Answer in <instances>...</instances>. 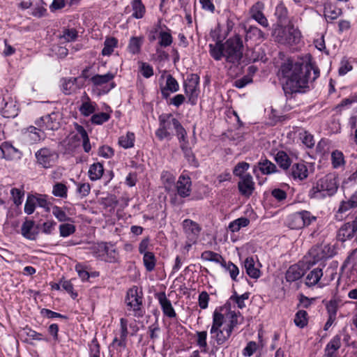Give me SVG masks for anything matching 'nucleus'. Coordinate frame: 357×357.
Masks as SVG:
<instances>
[{
  "instance_id": "nucleus-1",
  "label": "nucleus",
  "mask_w": 357,
  "mask_h": 357,
  "mask_svg": "<svg viewBox=\"0 0 357 357\" xmlns=\"http://www.w3.org/2000/svg\"><path fill=\"white\" fill-rule=\"evenodd\" d=\"M280 71L282 88L287 96L301 92L303 89L308 87L309 81H314L319 76V69L310 63H293L291 60L282 65Z\"/></svg>"
},
{
  "instance_id": "nucleus-2",
  "label": "nucleus",
  "mask_w": 357,
  "mask_h": 357,
  "mask_svg": "<svg viewBox=\"0 0 357 357\" xmlns=\"http://www.w3.org/2000/svg\"><path fill=\"white\" fill-rule=\"evenodd\" d=\"M240 314V312L231 310L225 314L215 310L210 333L218 345L224 344L229 339L233 330L238 324Z\"/></svg>"
},
{
  "instance_id": "nucleus-3",
  "label": "nucleus",
  "mask_w": 357,
  "mask_h": 357,
  "mask_svg": "<svg viewBox=\"0 0 357 357\" xmlns=\"http://www.w3.org/2000/svg\"><path fill=\"white\" fill-rule=\"evenodd\" d=\"M338 177L335 174H328L319 178L310 190L311 199H324L334 195L338 189Z\"/></svg>"
},
{
  "instance_id": "nucleus-4",
  "label": "nucleus",
  "mask_w": 357,
  "mask_h": 357,
  "mask_svg": "<svg viewBox=\"0 0 357 357\" xmlns=\"http://www.w3.org/2000/svg\"><path fill=\"white\" fill-rule=\"evenodd\" d=\"M225 59L231 66H237L243 58V44L239 35L228 38L225 43Z\"/></svg>"
},
{
  "instance_id": "nucleus-5",
  "label": "nucleus",
  "mask_w": 357,
  "mask_h": 357,
  "mask_svg": "<svg viewBox=\"0 0 357 357\" xmlns=\"http://www.w3.org/2000/svg\"><path fill=\"white\" fill-rule=\"evenodd\" d=\"M181 126L178 120L172 114H162L159 116V128L155 131V135L160 140L170 139L173 135V129L176 131Z\"/></svg>"
},
{
  "instance_id": "nucleus-6",
  "label": "nucleus",
  "mask_w": 357,
  "mask_h": 357,
  "mask_svg": "<svg viewBox=\"0 0 357 357\" xmlns=\"http://www.w3.org/2000/svg\"><path fill=\"white\" fill-rule=\"evenodd\" d=\"M273 35L279 43L284 45L297 44L301 39L300 31L293 26H278L275 29Z\"/></svg>"
},
{
  "instance_id": "nucleus-7",
  "label": "nucleus",
  "mask_w": 357,
  "mask_h": 357,
  "mask_svg": "<svg viewBox=\"0 0 357 357\" xmlns=\"http://www.w3.org/2000/svg\"><path fill=\"white\" fill-rule=\"evenodd\" d=\"M125 301L128 310L133 311L135 317H142L143 316L142 292L136 286L128 291Z\"/></svg>"
},
{
  "instance_id": "nucleus-8",
  "label": "nucleus",
  "mask_w": 357,
  "mask_h": 357,
  "mask_svg": "<svg viewBox=\"0 0 357 357\" xmlns=\"http://www.w3.org/2000/svg\"><path fill=\"white\" fill-rule=\"evenodd\" d=\"M336 254L334 246L329 244L317 245L312 247L308 252L309 257L312 261L308 260L306 262L310 264H314L317 262L333 257Z\"/></svg>"
},
{
  "instance_id": "nucleus-9",
  "label": "nucleus",
  "mask_w": 357,
  "mask_h": 357,
  "mask_svg": "<svg viewBox=\"0 0 357 357\" xmlns=\"http://www.w3.org/2000/svg\"><path fill=\"white\" fill-rule=\"evenodd\" d=\"M316 218L307 211H302L289 215L287 226L291 229H300L310 225Z\"/></svg>"
},
{
  "instance_id": "nucleus-10",
  "label": "nucleus",
  "mask_w": 357,
  "mask_h": 357,
  "mask_svg": "<svg viewBox=\"0 0 357 357\" xmlns=\"http://www.w3.org/2000/svg\"><path fill=\"white\" fill-rule=\"evenodd\" d=\"M36 162L40 167L47 169L52 167L58 160L57 153L49 148H42L35 153Z\"/></svg>"
},
{
  "instance_id": "nucleus-11",
  "label": "nucleus",
  "mask_w": 357,
  "mask_h": 357,
  "mask_svg": "<svg viewBox=\"0 0 357 357\" xmlns=\"http://www.w3.org/2000/svg\"><path fill=\"white\" fill-rule=\"evenodd\" d=\"M35 123L42 130H56L60 127V115L57 112H52L37 119Z\"/></svg>"
},
{
  "instance_id": "nucleus-12",
  "label": "nucleus",
  "mask_w": 357,
  "mask_h": 357,
  "mask_svg": "<svg viewBox=\"0 0 357 357\" xmlns=\"http://www.w3.org/2000/svg\"><path fill=\"white\" fill-rule=\"evenodd\" d=\"M120 334L119 337H115L110 344L118 352H121L124 350L127 345V337L128 335V321L124 318L120 319Z\"/></svg>"
},
{
  "instance_id": "nucleus-13",
  "label": "nucleus",
  "mask_w": 357,
  "mask_h": 357,
  "mask_svg": "<svg viewBox=\"0 0 357 357\" xmlns=\"http://www.w3.org/2000/svg\"><path fill=\"white\" fill-rule=\"evenodd\" d=\"M199 77L197 75L192 74L191 75V78L184 84L185 93L188 96L189 101L192 105H195L196 103L199 94Z\"/></svg>"
},
{
  "instance_id": "nucleus-14",
  "label": "nucleus",
  "mask_w": 357,
  "mask_h": 357,
  "mask_svg": "<svg viewBox=\"0 0 357 357\" xmlns=\"http://www.w3.org/2000/svg\"><path fill=\"white\" fill-rule=\"evenodd\" d=\"M238 189L240 194L246 198H249L252 195L255 190V184L250 174H246L238 182Z\"/></svg>"
},
{
  "instance_id": "nucleus-15",
  "label": "nucleus",
  "mask_w": 357,
  "mask_h": 357,
  "mask_svg": "<svg viewBox=\"0 0 357 357\" xmlns=\"http://www.w3.org/2000/svg\"><path fill=\"white\" fill-rule=\"evenodd\" d=\"M183 227L187 239L191 242H197L201 231L199 225L190 219H185L183 222Z\"/></svg>"
},
{
  "instance_id": "nucleus-16",
  "label": "nucleus",
  "mask_w": 357,
  "mask_h": 357,
  "mask_svg": "<svg viewBox=\"0 0 357 357\" xmlns=\"http://www.w3.org/2000/svg\"><path fill=\"white\" fill-rule=\"evenodd\" d=\"M0 150L3 155L2 157L6 160H17L22 156V153L8 142H4L1 144Z\"/></svg>"
},
{
  "instance_id": "nucleus-17",
  "label": "nucleus",
  "mask_w": 357,
  "mask_h": 357,
  "mask_svg": "<svg viewBox=\"0 0 357 357\" xmlns=\"http://www.w3.org/2000/svg\"><path fill=\"white\" fill-rule=\"evenodd\" d=\"M294 180L303 181L308 176V169L303 162L294 163L287 172Z\"/></svg>"
},
{
  "instance_id": "nucleus-18",
  "label": "nucleus",
  "mask_w": 357,
  "mask_h": 357,
  "mask_svg": "<svg viewBox=\"0 0 357 357\" xmlns=\"http://www.w3.org/2000/svg\"><path fill=\"white\" fill-rule=\"evenodd\" d=\"M263 10L264 4L260 2H257L250 8V14L251 17L256 20L260 25L264 27H268V22L263 13Z\"/></svg>"
},
{
  "instance_id": "nucleus-19",
  "label": "nucleus",
  "mask_w": 357,
  "mask_h": 357,
  "mask_svg": "<svg viewBox=\"0 0 357 357\" xmlns=\"http://www.w3.org/2000/svg\"><path fill=\"white\" fill-rule=\"evenodd\" d=\"M191 179L188 176L181 175L176 183L177 193L181 197H186L190 195Z\"/></svg>"
},
{
  "instance_id": "nucleus-20",
  "label": "nucleus",
  "mask_w": 357,
  "mask_h": 357,
  "mask_svg": "<svg viewBox=\"0 0 357 357\" xmlns=\"http://www.w3.org/2000/svg\"><path fill=\"white\" fill-rule=\"evenodd\" d=\"M356 231L357 228L352 222H346L339 229L337 237L339 241L344 242L352 238Z\"/></svg>"
},
{
  "instance_id": "nucleus-21",
  "label": "nucleus",
  "mask_w": 357,
  "mask_h": 357,
  "mask_svg": "<svg viewBox=\"0 0 357 357\" xmlns=\"http://www.w3.org/2000/svg\"><path fill=\"white\" fill-rule=\"evenodd\" d=\"M22 235L29 240H36L38 236L37 227H35V222L31 220H26L21 227Z\"/></svg>"
},
{
  "instance_id": "nucleus-22",
  "label": "nucleus",
  "mask_w": 357,
  "mask_h": 357,
  "mask_svg": "<svg viewBox=\"0 0 357 357\" xmlns=\"http://www.w3.org/2000/svg\"><path fill=\"white\" fill-rule=\"evenodd\" d=\"M179 89V85L176 79L172 75H168L166 79V84L161 87V93L164 98H167L171 93H175Z\"/></svg>"
},
{
  "instance_id": "nucleus-23",
  "label": "nucleus",
  "mask_w": 357,
  "mask_h": 357,
  "mask_svg": "<svg viewBox=\"0 0 357 357\" xmlns=\"http://www.w3.org/2000/svg\"><path fill=\"white\" fill-rule=\"evenodd\" d=\"M341 347V337L337 335L326 344L324 349L325 357H337V352Z\"/></svg>"
},
{
  "instance_id": "nucleus-24",
  "label": "nucleus",
  "mask_w": 357,
  "mask_h": 357,
  "mask_svg": "<svg viewBox=\"0 0 357 357\" xmlns=\"http://www.w3.org/2000/svg\"><path fill=\"white\" fill-rule=\"evenodd\" d=\"M158 301L161 305L163 313L169 318H174L176 314L172 305L170 301L167 298L165 294L160 293L158 295Z\"/></svg>"
},
{
  "instance_id": "nucleus-25",
  "label": "nucleus",
  "mask_w": 357,
  "mask_h": 357,
  "mask_svg": "<svg viewBox=\"0 0 357 357\" xmlns=\"http://www.w3.org/2000/svg\"><path fill=\"white\" fill-rule=\"evenodd\" d=\"M331 162L333 169H343L346 165V160L343 153L340 150H334L331 154Z\"/></svg>"
},
{
  "instance_id": "nucleus-26",
  "label": "nucleus",
  "mask_w": 357,
  "mask_h": 357,
  "mask_svg": "<svg viewBox=\"0 0 357 357\" xmlns=\"http://www.w3.org/2000/svg\"><path fill=\"white\" fill-rule=\"evenodd\" d=\"M244 267L246 273L252 278L257 279L261 275L259 268L256 266V263L253 257H247L244 261Z\"/></svg>"
},
{
  "instance_id": "nucleus-27",
  "label": "nucleus",
  "mask_w": 357,
  "mask_h": 357,
  "mask_svg": "<svg viewBox=\"0 0 357 357\" xmlns=\"http://www.w3.org/2000/svg\"><path fill=\"white\" fill-rule=\"evenodd\" d=\"M75 128L77 133L75 137H78V135H79L80 139L82 140V146L84 151L89 153L91 149V146L87 132L82 126L78 123L75 124Z\"/></svg>"
},
{
  "instance_id": "nucleus-28",
  "label": "nucleus",
  "mask_w": 357,
  "mask_h": 357,
  "mask_svg": "<svg viewBox=\"0 0 357 357\" xmlns=\"http://www.w3.org/2000/svg\"><path fill=\"white\" fill-rule=\"evenodd\" d=\"M323 276L322 268H316L310 271L305 278V284L307 287H313L319 283Z\"/></svg>"
},
{
  "instance_id": "nucleus-29",
  "label": "nucleus",
  "mask_w": 357,
  "mask_h": 357,
  "mask_svg": "<svg viewBox=\"0 0 357 357\" xmlns=\"http://www.w3.org/2000/svg\"><path fill=\"white\" fill-rule=\"evenodd\" d=\"M224 43L218 40L215 44H209L210 55L215 60L220 61L225 58Z\"/></svg>"
},
{
  "instance_id": "nucleus-30",
  "label": "nucleus",
  "mask_w": 357,
  "mask_h": 357,
  "mask_svg": "<svg viewBox=\"0 0 357 357\" xmlns=\"http://www.w3.org/2000/svg\"><path fill=\"white\" fill-rule=\"evenodd\" d=\"M303 269L297 264L291 266L285 274L286 280L289 282H293L299 280L303 275Z\"/></svg>"
},
{
  "instance_id": "nucleus-31",
  "label": "nucleus",
  "mask_w": 357,
  "mask_h": 357,
  "mask_svg": "<svg viewBox=\"0 0 357 357\" xmlns=\"http://www.w3.org/2000/svg\"><path fill=\"white\" fill-rule=\"evenodd\" d=\"M97 104L95 102H93L90 100V98L86 96L85 100H83L82 105L79 108V111L82 115L84 116H89L93 113L96 110Z\"/></svg>"
},
{
  "instance_id": "nucleus-32",
  "label": "nucleus",
  "mask_w": 357,
  "mask_h": 357,
  "mask_svg": "<svg viewBox=\"0 0 357 357\" xmlns=\"http://www.w3.org/2000/svg\"><path fill=\"white\" fill-rule=\"evenodd\" d=\"M104 173V168L101 163L95 162L89 167L88 172L89 177L91 181L100 179Z\"/></svg>"
},
{
  "instance_id": "nucleus-33",
  "label": "nucleus",
  "mask_w": 357,
  "mask_h": 357,
  "mask_svg": "<svg viewBox=\"0 0 357 357\" xmlns=\"http://www.w3.org/2000/svg\"><path fill=\"white\" fill-rule=\"evenodd\" d=\"M196 342L197 346L200 348L201 352L207 353L208 346L207 344V332L206 331H197L196 332Z\"/></svg>"
},
{
  "instance_id": "nucleus-34",
  "label": "nucleus",
  "mask_w": 357,
  "mask_h": 357,
  "mask_svg": "<svg viewBox=\"0 0 357 357\" xmlns=\"http://www.w3.org/2000/svg\"><path fill=\"white\" fill-rule=\"evenodd\" d=\"M61 82V91L64 94L70 95L75 91L77 78H63Z\"/></svg>"
},
{
  "instance_id": "nucleus-35",
  "label": "nucleus",
  "mask_w": 357,
  "mask_h": 357,
  "mask_svg": "<svg viewBox=\"0 0 357 357\" xmlns=\"http://www.w3.org/2000/svg\"><path fill=\"white\" fill-rule=\"evenodd\" d=\"M109 108V112H100L97 114H93L91 118V122L92 124L95 125H102L105 122H107L111 117L112 109Z\"/></svg>"
},
{
  "instance_id": "nucleus-36",
  "label": "nucleus",
  "mask_w": 357,
  "mask_h": 357,
  "mask_svg": "<svg viewBox=\"0 0 357 357\" xmlns=\"http://www.w3.org/2000/svg\"><path fill=\"white\" fill-rule=\"evenodd\" d=\"M275 161L278 165L284 170H288L291 166V160L284 151H279L275 155Z\"/></svg>"
},
{
  "instance_id": "nucleus-37",
  "label": "nucleus",
  "mask_w": 357,
  "mask_h": 357,
  "mask_svg": "<svg viewBox=\"0 0 357 357\" xmlns=\"http://www.w3.org/2000/svg\"><path fill=\"white\" fill-rule=\"evenodd\" d=\"M250 223V220L245 217L239 218L229 225V229L231 232H237L242 227H247Z\"/></svg>"
},
{
  "instance_id": "nucleus-38",
  "label": "nucleus",
  "mask_w": 357,
  "mask_h": 357,
  "mask_svg": "<svg viewBox=\"0 0 357 357\" xmlns=\"http://www.w3.org/2000/svg\"><path fill=\"white\" fill-rule=\"evenodd\" d=\"M143 264L148 272L153 271L156 264L155 255L153 252L144 253V255H143Z\"/></svg>"
},
{
  "instance_id": "nucleus-39",
  "label": "nucleus",
  "mask_w": 357,
  "mask_h": 357,
  "mask_svg": "<svg viewBox=\"0 0 357 357\" xmlns=\"http://www.w3.org/2000/svg\"><path fill=\"white\" fill-rule=\"evenodd\" d=\"M324 16L326 19L333 20L337 19L342 13V10L331 4H326L324 6Z\"/></svg>"
},
{
  "instance_id": "nucleus-40",
  "label": "nucleus",
  "mask_w": 357,
  "mask_h": 357,
  "mask_svg": "<svg viewBox=\"0 0 357 357\" xmlns=\"http://www.w3.org/2000/svg\"><path fill=\"white\" fill-rule=\"evenodd\" d=\"M118 40L115 38H108L104 42V47L102 50L103 56H109L114 52V49L117 46Z\"/></svg>"
},
{
  "instance_id": "nucleus-41",
  "label": "nucleus",
  "mask_w": 357,
  "mask_h": 357,
  "mask_svg": "<svg viewBox=\"0 0 357 357\" xmlns=\"http://www.w3.org/2000/svg\"><path fill=\"white\" fill-rule=\"evenodd\" d=\"M114 77V75L113 73H107L105 75H96L91 77V80L94 85L100 86L108 83Z\"/></svg>"
},
{
  "instance_id": "nucleus-42",
  "label": "nucleus",
  "mask_w": 357,
  "mask_h": 357,
  "mask_svg": "<svg viewBox=\"0 0 357 357\" xmlns=\"http://www.w3.org/2000/svg\"><path fill=\"white\" fill-rule=\"evenodd\" d=\"M135 135L128 132L126 135H122L119 139V144L124 149H129L134 146Z\"/></svg>"
},
{
  "instance_id": "nucleus-43",
  "label": "nucleus",
  "mask_w": 357,
  "mask_h": 357,
  "mask_svg": "<svg viewBox=\"0 0 357 357\" xmlns=\"http://www.w3.org/2000/svg\"><path fill=\"white\" fill-rule=\"evenodd\" d=\"M133 13L132 16L136 19H141L145 13V7L141 0H133L132 1Z\"/></svg>"
},
{
  "instance_id": "nucleus-44",
  "label": "nucleus",
  "mask_w": 357,
  "mask_h": 357,
  "mask_svg": "<svg viewBox=\"0 0 357 357\" xmlns=\"http://www.w3.org/2000/svg\"><path fill=\"white\" fill-rule=\"evenodd\" d=\"M221 266L229 273L234 281H237V276L239 274L238 268L231 261L227 262L225 259L221 262Z\"/></svg>"
},
{
  "instance_id": "nucleus-45",
  "label": "nucleus",
  "mask_w": 357,
  "mask_h": 357,
  "mask_svg": "<svg viewBox=\"0 0 357 357\" xmlns=\"http://www.w3.org/2000/svg\"><path fill=\"white\" fill-rule=\"evenodd\" d=\"M143 38L141 37H132L130 40L128 49L132 54H138L140 52Z\"/></svg>"
},
{
  "instance_id": "nucleus-46",
  "label": "nucleus",
  "mask_w": 357,
  "mask_h": 357,
  "mask_svg": "<svg viewBox=\"0 0 357 357\" xmlns=\"http://www.w3.org/2000/svg\"><path fill=\"white\" fill-rule=\"evenodd\" d=\"M308 322L307 313L305 310H298L294 317V323L296 326L303 328Z\"/></svg>"
},
{
  "instance_id": "nucleus-47",
  "label": "nucleus",
  "mask_w": 357,
  "mask_h": 357,
  "mask_svg": "<svg viewBox=\"0 0 357 357\" xmlns=\"http://www.w3.org/2000/svg\"><path fill=\"white\" fill-rule=\"evenodd\" d=\"M91 250L96 257L103 259L105 253H108V246L106 243H98L91 248Z\"/></svg>"
},
{
  "instance_id": "nucleus-48",
  "label": "nucleus",
  "mask_w": 357,
  "mask_h": 357,
  "mask_svg": "<svg viewBox=\"0 0 357 357\" xmlns=\"http://www.w3.org/2000/svg\"><path fill=\"white\" fill-rule=\"evenodd\" d=\"M201 258L204 261H214L220 264L221 262L224 261V259L220 255L210 250L203 252Z\"/></svg>"
},
{
  "instance_id": "nucleus-49",
  "label": "nucleus",
  "mask_w": 357,
  "mask_h": 357,
  "mask_svg": "<svg viewBox=\"0 0 357 357\" xmlns=\"http://www.w3.org/2000/svg\"><path fill=\"white\" fill-rule=\"evenodd\" d=\"M249 295L250 294L246 292L239 296L236 292H234L230 297L229 301L235 303L238 308L243 309L245 307V301L248 299Z\"/></svg>"
},
{
  "instance_id": "nucleus-50",
  "label": "nucleus",
  "mask_w": 357,
  "mask_h": 357,
  "mask_svg": "<svg viewBox=\"0 0 357 357\" xmlns=\"http://www.w3.org/2000/svg\"><path fill=\"white\" fill-rule=\"evenodd\" d=\"M76 231L74 225L70 223H63L59 225V234L61 237H68L73 234Z\"/></svg>"
},
{
  "instance_id": "nucleus-51",
  "label": "nucleus",
  "mask_w": 357,
  "mask_h": 357,
  "mask_svg": "<svg viewBox=\"0 0 357 357\" xmlns=\"http://www.w3.org/2000/svg\"><path fill=\"white\" fill-rule=\"evenodd\" d=\"M159 45L160 47H166L172 45L173 42V38L169 32L160 31L159 33Z\"/></svg>"
},
{
  "instance_id": "nucleus-52",
  "label": "nucleus",
  "mask_w": 357,
  "mask_h": 357,
  "mask_svg": "<svg viewBox=\"0 0 357 357\" xmlns=\"http://www.w3.org/2000/svg\"><path fill=\"white\" fill-rule=\"evenodd\" d=\"M259 168L264 174H271L276 171V166L268 160L259 162Z\"/></svg>"
},
{
  "instance_id": "nucleus-53",
  "label": "nucleus",
  "mask_w": 357,
  "mask_h": 357,
  "mask_svg": "<svg viewBox=\"0 0 357 357\" xmlns=\"http://www.w3.org/2000/svg\"><path fill=\"white\" fill-rule=\"evenodd\" d=\"M250 165L246 162H238L233 169V174L240 178H243L246 174L245 172L249 169Z\"/></svg>"
},
{
  "instance_id": "nucleus-54",
  "label": "nucleus",
  "mask_w": 357,
  "mask_h": 357,
  "mask_svg": "<svg viewBox=\"0 0 357 357\" xmlns=\"http://www.w3.org/2000/svg\"><path fill=\"white\" fill-rule=\"evenodd\" d=\"M36 203L37 199L35 195H28L24 205V212L28 215L32 214L36 208Z\"/></svg>"
},
{
  "instance_id": "nucleus-55",
  "label": "nucleus",
  "mask_w": 357,
  "mask_h": 357,
  "mask_svg": "<svg viewBox=\"0 0 357 357\" xmlns=\"http://www.w3.org/2000/svg\"><path fill=\"white\" fill-rule=\"evenodd\" d=\"M299 137L303 142L308 148H312L314 145V140L313 136L307 131H303L299 133Z\"/></svg>"
},
{
  "instance_id": "nucleus-56",
  "label": "nucleus",
  "mask_w": 357,
  "mask_h": 357,
  "mask_svg": "<svg viewBox=\"0 0 357 357\" xmlns=\"http://www.w3.org/2000/svg\"><path fill=\"white\" fill-rule=\"evenodd\" d=\"M77 31L75 29H65L61 36V39L65 42H72L76 40Z\"/></svg>"
},
{
  "instance_id": "nucleus-57",
  "label": "nucleus",
  "mask_w": 357,
  "mask_h": 357,
  "mask_svg": "<svg viewBox=\"0 0 357 357\" xmlns=\"http://www.w3.org/2000/svg\"><path fill=\"white\" fill-rule=\"evenodd\" d=\"M67 187L61 183H57L53 186L52 194L56 197H66Z\"/></svg>"
},
{
  "instance_id": "nucleus-58",
  "label": "nucleus",
  "mask_w": 357,
  "mask_h": 357,
  "mask_svg": "<svg viewBox=\"0 0 357 357\" xmlns=\"http://www.w3.org/2000/svg\"><path fill=\"white\" fill-rule=\"evenodd\" d=\"M10 194L14 204L16 206L20 205L24 195V190L14 188L11 189Z\"/></svg>"
},
{
  "instance_id": "nucleus-59",
  "label": "nucleus",
  "mask_w": 357,
  "mask_h": 357,
  "mask_svg": "<svg viewBox=\"0 0 357 357\" xmlns=\"http://www.w3.org/2000/svg\"><path fill=\"white\" fill-rule=\"evenodd\" d=\"M340 301L337 299H332L326 304V310L329 316L336 317L337 312L339 308Z\"/></svg>"
},
{
  "instance_id": "nucleus-60",
  "label": "nucleus",
  "mask_w": 357,
  "mask_h": 357,
  "mask_svg": "<svg viewBox=\"0 0 357 357\" xmlns=\"http://www.w3.org/2000/svg\"><path fill=\"white\" fill-rule=\"evenodd\" d=\"M52 213L59 222H66L69 219L66 212L57 206H54L52 207Z\"/></svg>"
},
{
  "instance_id": "nucleus-61",
  "label": "nucleus",
  "mask_w": 357,
  "mask_h": 357,
  "mask_svg": "<svg viewBox=\"0 0 357 357\" xmlns=\"http://www.w3.org/2000/svg\"><path fill=\"white\" fill-rule=\"evenodd\" d=\"M255 37L257 40L264 38L263 31L256 26H250L246 31V38Z\"/></svg>"
},
{
  "instance_id": "nucleus-62",
  "label": "nucleus",
  "mask_w": 357,
  "mask_h": 357,
  "mask_svg": "<svg viewBox=\"0 0 357 357\" xmlns=\"http://www.w3.org/2000/svg\"><path fill=\"white\" fill-rule=\"evenodd\" d=\"M244 58L246 62L252 63L259 60V53L253 49H248L244 54Z\"/></svg>"
},
{
  "instance_id": "nucleus-63",
  "label": "nucleus",
  "mask_w": 357,
  "mask_h": 357,
  "mask_svg": "<svg viewBox=\"0 0 357 357\" xmlns=\"http://www.w3.org/2000/svg\"><path fill=\"white\" fill-rule=\"evenodd\" d=\"M91 186L89 183H83L77 184V192L82 198L86 197L89 194Z\"/></svg>"
},
{
  "instance_id": "nucleus-64",
  "label": "nucleus",
  "mask_w": 357,
  "mask_h": 357,
  "mask_svg": "<svg viewBox=\"0 0 357 357\" xmlns=\"http://www.w3.org/2000/svg\"><path fill=\"white\" fill-rule=\"evenodd\" d=\"M257 349V344L255 342H249L243 350V355L244 356L250 357L256 351Z\"/></svg>"
}]
</instances>
